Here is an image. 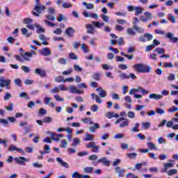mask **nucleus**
Instances as JSON below:
<instances>
[{
    "instance_id": "c03bdc74",
    "label": "nucleus",
    "mask_w": 178,
    "mask_h": 178,
    "mask_svg": "<svg viewBox=\"0 0 178 178\" xmlns=\"http://www.w3.org/2000/svg\"><path fill=\"white\" fill-rule=\"evenodd\" d=\"M81 49H83V52L85 53H88L90 52V50L88 49V47H87L86 45V44L83 43L81 45Z\"/></svg>"
},
{
    "instance_id": "2eb2a0df",
    "label": "nucleus",
    "mask_w": 178,
    "mask_h": 178,
    "mask_svg": "<svg viewBox=\"0 0 178 178\" xmlns=\"http://www.w3.org/2000/svg\"><path fill=\"white\" fill-rule=\"evenodd\" d=\"M149 98L150 99H155L156 101H158V99H162L163 98V96L159 94L152 93L149 95Z\"/></svg>"
},
{
    "instance_id": "4d7b16f0",
    "label": "nucleus",
    "mask_w": 178,
    "mask_h": 178,
    "mask_svg": "<svg viewBox=\"0 0 178 178\" xmlns=\"http://www.w3.org/2000/svg\"><path fill=\"white\" fill-rule=\"evenodd\" d=\"M174 124H175V122L171 120L167 121L165 123V126H166V127H168V129H170V127H172Z\"/></svg>"
},
{
    "instance_id": "09e8293b",
    "label": "nucleus",
    "mask_w": 178,
    "mask_h": 178,
    "mask_svg": "<svg viewBox=\"0 0 178 178\" xmlns=\"http://www.w3.org/2000/svg\"><path fill=\"white\" fill-rule=\"evenodd\" d=\"M127 116L128 118H129V119H134L136 118V113H134V111H129L127 113Z\"/></svg>"
},
{
    "instance_id": "680f3d73",
    "label": "nucleus",
    "mask_w": 178,
    "mask_h": 178,
    "mask_svg": "<svg viewBox=\"0 0 178 178\" xmlns=\"http://www.w3.org/2000/svg\"><path fill=\"white\" fill-rule=\"evenodd\" d=\"M21 69L23 70V72H24V73H29L30 72V67L26 65H22Z\"/></svg>"
},
{
    "instance_id": "58836bf2",
    "label": "nucleus",
    "mask_w": 178,
    "mask_h": 178,
    "mask_svg": "<svg viewBox=\"0 0 178 178\" xmlns=\"http://www.w3.org/2000/svg\"><path fill=\"white\" fill-rule=\"evenodd\" d=\"M60 143V148H67V141L65 139L61 140Z\"/></svg>"
},
{
    "instance_id": "dca6fc26",
    "label": "nucleus",
    "mask_w": 178,
    "mask_h": 178,
    "mask_svg": "<svg viewBox=\"0 0 178 178\" xmlns=\"http://www.w3.org/2000/svg\"><path fill=\"white\" fill-rule=\"evenodd\" d=\"M88 34H94L95 33V29L94 28V26L91 24H88L86 26Z\"/></svg>"
},
{
    "instance_id": "8fccbe9b",
    "label": "nucleus",
    "mask_w": 178,
    "mask_h": 178,
    "mask_svg": "<svg viewBox=\"0 0 178 178\" xmlns=\"http://www.w3.org/2000/svg\"><path fill=\"white\" fill-rule=\"evenodd\" d=\"M168 20H170V22H172V23H176V17L172 14L168 15Z\"/></svg>"
},
{
    "instance_id": "864d4df0",
    "label": "nucleus",
    "mask_w": 178,
    "mask_h": 178,
    "mask_svg": "<svg viewBox=\"0 0 178 178\" xmlns=\"http://www.w3.org/2000/svg\"><path fill=\"white\" fill-rule=\"evenodd\" d=\"M177 111H178V107H177V106H172V107H171V108H170L169 109H168V112H169V113H175V112H177Z\"/></svg>"
},
{
    "instance_id": "a18cd8bd",
    "label": "nucleus",
    "mask_w": 178,
    "mask_h": 178,
    "mask_svg": "<svg viewBox=\"0 0 178 178\" xmlns=\"http://www.w3.org/2000/svg\"><path fill=\"white\" fill-rule=\"evenodd\" d=\"M99 109V107H98V105L97 104H93L90 107V111H92V112H98Z\"/></svg>"
},
{
    "instance_id": "4be33fe9",
    "label": "nucleus",
    "mask_w": 178,
    "mask_h": 178,
    "mask_svg": "<svg viewBox=\"0 0 178 178\" xmlns=\"http://www.w3.org/2000/svg\"><path fill=\"white\" fill-rule=\"evenodd\" d=\"M51 97H45V104L46 105H49L50 108H55V103L51 102Z\"/></svg>"
},
{
    "instance_id": "7c9ffc66",
    "label": "nucleus",
    "mask_w": 178,
    "mask_h": 178,
    "mask_svg": "<svg viewBox=\"0 0 178 178\" xmlns=\"http://www.w3.org/2000/svg\"><path fill=\"white\" fill-rule=\"evenodd\" d=\"M82 4L83 5V6H86V8L88 10L94 9V4L91 3H88L86 1H83Z\"/></svg>"
},
{
    "instance_id": "79ce46f5",
    "label": "nucleus",
    "mask_w": 178,
    "mask_h": 178,
    "mask_svg": "<svg viewBox=\"0 0 178 178\" xmlns=\"http://www.w3.org/2000/svg\"><path fill=\"white\" fill-rule=\"evenodd\" d=\"M134 30H136V31H138V33H145V30L144 29L141 28V27H139L138 26H134Z\"/></svg>"
},
{
    "instance_id": "774afa93",
    "label": "nucleus",
    "mask_w": 178,
    "mask_h": 178,
    "mask_svg": "<svg viewBox=\"0 0 178 178\" xmlns=\"http://www.w3.org/2000/svg\"><path fill=\"white\" fill-rule=\"evenodd\" d=\"M126 177L127 178H138V177H137L134 174L130 173V172L127 174Z\"/></svg>"
},
{
    "instance_id": "393cba45",
    "label": "nucleus",
    "mask_w": 178,
    "mask_h": 178,
    "mask_svg": "<svg viewBox=\"0 0 178 178\" xmlns=\"http://www.w3.org/2000/svg\"><path fill=\"white\" fill-rule=\"evenodd\" d=\"M134 10H136L135 15L140 16V15H141V13H143V10H144V8H141L140 6H136L134 8Z\"/></svg>"
},
{
    "instance_id": "9b49d317",
    "label": "nucleus",
    "mask_w": 178,
    "mask_h": 178,
    "mask_svg": "<svg viewBox=\"0 0 178 178\" xmlns=\"http://www.w3.org/2000/svg\"><path fill=\"white\" fill-rule=\"evenodd\" d=\"M74 33H76V31L72 27H69L65 30V34L69 38H73L74 37Z\"/></svg>"
},
{
    "instance_id": "c85d7f7f",
    "label": "nucleus",
    "mask_w": 178,
    "mask_h": 178,
    "mask_svg": "<svg viewBox=\"0 0 178 178\" xmlns=\"http://www.w3.org/2000/svg\"><path fill=\"white\" fill-rule=\"evenodd\" d=\"M132 133H138L140 131V123H136L131 129Z\"/></svg>"
},
{
    "instance_id": "338daca9",
    "label": "nucleus",
    "mask_w": 178,
    "mask_h": 178,
    "mask_svg": "<svg viewBox=\"0 0 178 178\" xmlns=\"http://www.w3.org/2000/svg\"><path fill=\"white\" fill-rule=\"evenodd\" d=\"M72 178H81V175H80V173H79L78 172H74L72 175Z\"/></svg>"
},
{
    "instance_id": "c9c22d12",
    "label": "nucleus",
    "mask_w": 178,
    "mask_h": 178,
    "mask_svg": "<svg viewBox=\"0 0 178 178\" xmlns=\"http://www.w3.org/2000/svg\"><path fill=\"white\" fill-rule=\"evenodd\" d=\"M69 58H70V59H72V60H77V59H79V56H77V55H76V54H74L73 52H70L69 54Z\"/></svg>"
},
{
    "instance_id": "a878e982",
    "label": "nucleus",
    "mask_w": 178,
    "mask_h": 178,
    "mask_svg": "<svg viewBox=\"0 0 178 178\" xmlns=\"http://www.w3.org/2000/svg\"><path fill=\"white\" fill-rule=\"evenodd\" d=\"M81 143V140L79 138H74L72 140V143L71 144L72 147H77L79 144Z\"/></svg>"
},
{
    "instance_id": "aec40b11",
    "label": "nucleus",
    "mask_w": 178,
    "mask_h": 178,
    "mask_svg": "<svg viewBox=\"0 0 178 178\" xmlns=\"http://www.w3.org/2000/svg\"><path fill=\"white\" fill-rule=\"evenodd\" d=\"M8 151L10 152H13V151H17L18 152H24V151L22 150V149L17 148V147H16V146H15L13 145H11L10 146V147L8 148Z\"/></svg>"
},
{
    "instance_id": "20e7f679",
    "label": "nucleus",
    "mask_w": 178,
    "mask_h": 178,
    "mask_svg": "<svg viewBox=\"0 0 178 178\" xmlns=\"http://www.w3.org/2000/svg\"><path fill=\"white\" fill-rule=\"evenodd\" d=\"M54 15H55V8L49 7L47 8V15H46V18H47L48 20H51V22H55L56 18Z\"/></svg>"
},
{
    "instance_id": "603ef678",
    "label": "nucleus",
    "mask_w": 178,
    "mask_h": 178,
    "mask_svg": "<svg viewBox=\"0 0 178 178\" xmlns=\"http://www.w3.org/2000/svg\"><path fill=\"white\" fill-rule=\"evenodd\" d=\"M127 156H128L129 158V159H133L134 158H136V156H137V153H127Z\"/></svg>"
},
{
    "instance_id": "6ab92c4d",
    "label": "nucleus",
    "mask_w": 178,
    "mask_h": 178,
    "mask_svg": "<svg viewBox=\"0 0 178 178\" xmlns=\"http://www.w3.org/2000/svg\"><path fill=\"white\" fill-rule=\"evenodd\" d=\"M96 91L99 92V95L101 98H105V97H106V91L102 89V88H97Z\"/></svg>"
},
{
    "instance_id": "c756f323",
    "label": "nucleus",
    "mask_w": 178,
    "mask_h": 178,
    "mask_svg": "<svg viewBox=\"0 0 178 178\" xmlns=\"http://www.w3.org/2000/svg\"><path fill=\"white\" fill-rule=\"evenodd\" d=\"M83 141H94V135L93 134H87L86 135L85 138L83 139Z\"/></svg>"
},
{
    "instance_id": "f3484780",
    "label": "nucleus",
    "mask_w": 178,
    "mask_h": 178,
    "mask_svg": "<svg viewBox=\"0 0 178 178\" xmlns=\"http://www.w3.org/2000/svg\"><path fill=\"white\" fill-rule=\"evenodd\" d=\"M164 168L161 170V173H166L168 172V169H170V168H173L175 165L172 163H166L163 165Z\"/></svg>"
},
{
    "instance_id": "e2e57ef3",
    "label": "nucleus",
    "mask_w": 178,
    "mask_h": 178,
    "mask_svg": "<svg viewBox=\"0 0 178 178\" xmlns=\"http://www.w3.org/2000/svg\"><path fill=\"white\" fill-rule=\"evenodd\" d=\"M115 60H116V62H124L125 58H124V57H122L120 56H117L115 57Z\"/></svg>"
},
{
    "instance_id": "39448f33",
    "label": "nucleus",
    "mask_w": 178,
    "mask_h": 178,
    "mask_svg": "<svg viewBox=\"0 0 178 178\" xmlns=\"http://www.w3.org/2000/svg\"><path fill=\"white\" fill-rule=\"evenodd\" d=\"M152 17H154V15H152V13L149 12H145L144 13V15H141L140 17V20L143 23H147V22H149V20H151Z\"/></svg>"
},
{
    "instance_id": "f704fd0d",
    "label": "nucleus",
    "mask_w": 178,
    "mask_h": 178,
    "mask_svg": "<svg viewBox=\"0 0 178 178\" xmlns=\"http://www.w3.org/2000/svg\"><path fill=\"white\" fill-rule=\"evenodd\" d=\"M156 113L157 115H165V110L163 108L157 107L156 108Z\"/></svg>"
},
{
    "instance_id": "ddd939ff",
    "label": "nucleus",
    "mask_w": 178,
    "mask_h": 178,
    "mask_svg": "<svg viewBox=\"0 0 178 178\" xmlns=\"http://www.w3.org/2000/svg\"><path fill=\"white\" fill-rule=\"evenodd\" d=\"M97 163H103L105 166H111V161L106 157H102L97 161Z\"/></svg>"
},
{
    "instance_id": "7ed1b4c3",
    "label": "nucleus",
    "mask_w": 178,
    "mask_h": 178,
    "mask_svg": "<svg viewBox=\"0 0 178 178\" xmlns=\"http://www.w3.org/2000/svg\"><path fill=\"white\" fill-rule=\"evenodd\" d=\"M33 54L30 52H25L24 54H21V56L19 55H15V58L16 60L18 62H24L23 58L26 61V62H30V58H33Z\"/></svg>"
},
{
    "instance_id": "f8f14e48",
    "label": "nucleus",
    "mask_w": 178,
    "mask_h": 178,
    "mask_svg": "<svg viewBox=\"0 0 178 178\" xmlns=\"http://www.w3.org/2000/svg\"><path fill=\"white\" fill-rule=\"evenodd\" d=\"M56 160L57 161L58 163H59V165L60 166H63V168H65V169H69V163L63 161V160L62 159V158L60 157H57L56 159Z\"/></svg>"
},
{
    "instance_id": "1a4fd4ad",
    "label": "nucleus",
    "mask_w": 178,
    "mask_h": 178,
    "mask_svg": "<svg viewBox=\"0 0 178 178\" xmlns=\"http://www.w3.org/2000/svg\"><path fill=\"white\" fill-rule=\"evenodd\" d=\"M166 38H168L170 41L172 42V44H176V42L178 41V38L175 37V35L170 32H168L166 34Z\"/></svg>"
},
{
    "instance_id": "4c0bfd02",
    "label": "nucleus",
    "mask_w": 178,
    "mask_h": 178,
    "mask_svg": "<svg viewBox=\"0 0 178 178\" xmlns=\"http://www.w3.org/2000/svg\"><path fill=\"white\" fill-rule=\"evenodd\" d=\"M154 52H156L159 54H165V49L162 47H158L154 50Z\"/></svg>"
},
{
    "instance_id": "423d86ee",
    "label": "nucleus",
    "mask_w": 178,
    "mask_h": 178,
    "mask_svg": "<svg viewBox=\"0 0 178 178\" xmlns=\"http://www.w3.org/2000/svg\"><path fill=\"white\" fill-rule=\"evenodd\" d=\"M14 161L17 165H22V166L26 165V162H28L27 159L26 157L19 156V158H14Z\"/></svg>"
},
{
    "instance_id": "6e6552de",
    "label": "nucleus",
    "mask_w": 178,
    "mask_h": 178,
    "mask_svg": "<svg viewBox=\"0 0 178 178\" xmlns=\"http://www.w3.org/2000/svg\"><path fill=\"white\" fill-rule=\"evenodd\" d=\"M115 173H118V177H124V175H126V170L121 169L119 166L115 167Z\"/></svg>"
},
{
    "instance_id": "f257e3e1",
    "label": "nucleus",
    "mask_w": 178,
    "mask_h": 178,
    "mask_svg": "<svg viewBox=\"0 0 178 178\" xmlns=\"http://www.w3.org/2000/svg\"><path fill=\"white\" fill-rule=\"evenodd\" d=\"M133 67L138 73H150L152 70L151 66L143 63H137Z\"/></svg>"
},
{
    "instance_id": "052dcab7",
    "label": "nucleus",
    "mask_w": 178,
    "mask_h": 178,
    "mask_svg": "<svg viewBox=\"0 0 178 178\" xmlns=\"http://www.w3.org/2000/svg\"><path fill=\"white\" fill-rule=\"evenodd\" d=\"M111 97L112 99H117V100L120 99V97H119V95L118 93H112L111 95Z\"/></svg>"
},
{
    "instance_id": "5fc2aeb1",
    "label": "nucleus",
    "mask_w": 178,
    "mask_h": 178,
    "mask_svg": "<svg viewBox=\"0 0 178 178\" xmlns=\"http://www.w3.org/2000/svg\"><path fill=\"white\" fill-rule=\"evenodd\" d=\"M129 120H125L124 122L120 124V127L122 129L123 127H126V126H129Z\"/></svg>"
},
{
    "instance_id": "0eeeda50",
    "label": "nucleus",
    "mask_w": 178,
    "mask_h": 178,
    "mask_svg": "<svg viewBox=\"0 0 178 178\" xmlns=\"http://www.w3.org/2000/svg\"><path fill=\"white\" fill-rule=\"evenodd\" d=\"M69 88H70V92H71V94H78V95L84 94V90H80L77 89V88H76V86H70Z\"/></svg>"
},
{
    "instance_id": "13d9d810",
    "label": "nucleus",
    "mask_w": 178,
    "mask_h": 178,
    "mask_svg": "<svg viewBox=\"0 0 178 178\" xmlns=\"http://www.w3.org/2000/svg\"><path fill=\"white\" fill-rule=\"evenodd\" d=\"M127 33L129 35H136V32L131 28L127 29Z\"/></svg>"
},
{
    "instance_id": "b1692460",
    "label": "nucleus",
    "mask_w": 178,
    "mask_h": 178,
    "mask_svg": "<svg viewBox=\"0 0 178 178\" xmlns=\"http://www.w3.org/2000/svg\"><path fill=\"white\" fill-rule=\"evenodd\" d=\"M91 97L92 99H95L97 104H102V100H101V98L99 97V96H98V95H95V93H92Z\"/></svg>"
},
{
    "instance_id": "de8ad7c7",
    "label": "nucleus",
    "mask_w": 178,
    "mask_h": 178,
    "mask_svg": "<svg viewBox=\"0 0 178 178\" xmlns=\"http://www.w3.org/2000/svg\"><path fill=\"white\" fill-rule=\"evenodd\" d=\"M175 77L176 75L175 74H169L167 79L168 80V81H175Z\"/></svg>"
},
{
    "instance_id": "a19ab883",
    "label": "nucleus",
    "mask_w": 178,
    "mask_h": 178,
    "mask_svg": "<svg viewBox=\"0 0 178 178\" xmlns=\"http://www.w3.org/2000/svg\"><path fill=\"white\" fill-rule=\"evenodd\" d=\"M168 176H173V175H177V170L176 169L170 170L167 172Z\"/></svg>"
},
{
    "instance_id": "5701e85b",
    "label": "nucleus",
    "mask_w": 178,
    "mask_h": 178,
    "mask_svg": "<svg viewBox=\"0 0 178 178\" xmlns=\"http://www.w3.org/2000/svg\"><path fill=\"white\" fill-rule=\"evenodd\" d=\"M35 74H38V76H40V77H45V71H44L40 68L35 69Z\"/></svg>"
},
{
    "instance_id": "4468645a",
    "label": "nucleus",
    "mask_w": 178,
    "mask_h": 178,
    "mask_svg": "<svg viewBox=\"0 0 178 178\" xmlns=\"http://www.w3.org/2000/svg\"><path fill=\"white\" fill-rule=\"evenodd\" d=\"M8 84H10V79L5 80L3 76L0 77V87L3 88Z\"/></svg>"
},
{
    "instance_id": "3c124183",
    "label": "nucleus",
    "mask_w": 178,
    "mask_h": 178,
    "mask_svg": "<svg viewBox=\"0 0 178 178\" xmlns=\"http://www.w3.org/2000/svg\"><path fill=\"white\" fill-rule=\"evenodd\" d=\"M84 173H92V167H86L83 168Z\"/></svg>"
},
{
    "instance_id": "bf43d9fd",
    "label": "nucleus",
    "mask_w": 178,
    "mask_h": 178,
    "mask_svg": "<svg viewBox=\"0 0 178 178\" xmlns=\"http://www.w3.org/2000/svg\"><path fill=\"white\" fill-rule=\"evenodd\" d=\"M58 62L60 63V65H66V63H67V60L63 58H59Z\"/></svg>"
},
{
    "instance_id": "9d476101",
    "label": "nucleus",
    "mask_w": 178,
    "mask_h": 178,
    "mask_svg": "<svg viewBox=\"0 0 178 178\" xmlns=\"http://www.w3.org/2000/svg\"><path fill=\"white\" fill-rule=\"evenodd\" d=\"M106 118L107 119H112L113 118H115L116 119H119L120 118V115L115 112L110 111L105 113Z\"/></svg>"
},
{
    "instance_id": "a211bd4d",
    "label": "nucleus",
    "mask_w": 178,
    "mask_h": 178,
    "mask_svg": "<svg viewBox=\"0 0 178 178\" xmlns=\"http://www.w3.org/2000/svg\"><path fill=\"white\" fill-rule=\"evenodd\" d=\"M93 125L89 127V131L90 133H95L97 129H99V124L98 123H93Z\"/></svg>"
},
{
    "instance_id": "412c9836",
    "label": "nucleus",
    "mask_w": 178,
    "mask_h": 178,
    "mask_svg": "<svg viewBox=\"0 0 178 178\" xmlns=\"http://www.w3.org/2000/svg\"><path fill=\"white\" fill-rule=\"evenodd\" d=\"M141 90V87L138 86L137 88H132L129 90V95H134L137 94V92H140Z\"/></svg>"
},
{
    "instance_id": "ea45409f",
    "label": "nucleus",
    "mask_w": 178,
    "mask_h": 178,
    "mask_svg": "<svg viewBox=\"0 0 178 178\" xmlns=\"http://www.w3.org/2000/svg\"><path fill=\"white\" fill-rule=\"evenodd\" d=\"M65 79H64V77L63 76H57V77H56L55 79H54V81L56 82V83H63V81H64Z\"/></svg>"
},
{
    "instance_id": "69168bd1",
    "label": "nucleus",
    "mask_w": 178,
    "mask_h": 178,
    "mask_svg": "<svg viewBox=\"0 0 178 178\" xmlns=\"http://www.w3.org/2000/svg\"><path fill=\"white\" fill-rule=\"evenodd\" d=\"M21 31H22V34H23V35H26V37H30V34L29 33H27V29H26V28H22V29H21Z\"/></svg>"
},
{
    "instance_id": "473e14b6",
    "label": "nucleus",
    "mask_w": 178,
    "mask_h": 178,
    "mask_svg": "<svg viewBox=\"0 0 178 178\" xmlns=\"http://www.w3.org/2000/svg\"><path fill=\"white\" fill-rule=\"evenodd\" d=\"M35 26V27H36V29H37L36 33H37L38 34H40V33H44L45 29H44L43 28H41V26H40V25H38V24H36Z\"/></svg>"
},
{
    "instance_id": "49530a36",
    "label": "nucleus",
    "mask_w": 178,
    "mask_h": 178,
    "mask_svg": "<svg viewBox=\"0 0 178 178\" xmlns=\"http://www.w3.org/2000/svg\"><path fill=\"white\" fill-rule=\"evenodd\" d=\"M124 99L125 102H128V104H133V100L131 99V97L129 95L124 96Z\"/></svg>"
},
{
    "instance_id": "0e129e2a",
    "label": "nucleus",
    "mask_w": 178,
    "mask_h": 178,
    "mask_svg": "<svg viewBox=\"0 0 178 178\" xmlns=\"http://www.w3.org/2000/svg\"><path fill=\"white\" fill-rule=\"evenodd\" d=\"M88 159L89 161H97V159H98V156L96 154H92L89 156Z\"/></svg>"
},
{
    "instance_id": "6e6d98bb",
    "label": "nucleus",
    "mask_w": 178,
    "mask_h": 178,
    "mask_svg": "<svg viewBox=\"0 0 178 178\" xmlns=\"http://www.w3.org/2000/svg\"><path fill=\"white\" fill-rule=\"evenodd\" d=\"M94 80H96V81H98L99 80V77H101V74L99 72H96L92 76Z\"/></svg>"
},
{
    "instance_id": "bb28decb",
    "label": "nucleus",
    "mask_w": 178,
    "mask_h": 178,
    "mask_svg": "<svg viewBox=\"0 0 178 178\" xmlns=\"http://www.w3.org/2000/svg\"><path fill=\"white\" fill-rule=\"evenodd\" d=\"M118 77L121 80H129L130 79V76L127 75V74L122 72L118 75Z\"/></svg>"
},
{
    "instance_id": "2f4dec72",
    "label": "nucleus",
    "mask_w": 178,
    "mask_h": 178,
    "mask_svg": "<svg viewBox=\"0 0 178 178\" xmlns=\"http://www.w3.org/2000/svg\"><path fill=\"white\" fill-rule=\"evenodd\" d=\"M151 127V123L148 122H142V129L144 130H148Z\"/></svg>"
},
{
    "instance_id": "72a5a7b5",
    "label": "nucleus",
    "mask_w": 178,
    "mask_h": 178,
    "mask_svg": "<svg viewBox=\"0 0 178 178\" xmlns=\"http://www.w3.org/2000/svg\"><path fill=\"white\" fill-rule=\"evenodd\" d=\"M81 122H83L85 124L89 123V124H94V122L91 118H82Z\"/></svg>"
},
{
    "instance_id": "f03ea898",
    "label": "nucleus",
    "mask_w": 178,
    "mask_h": 178,
    "mask_svg": "<svg viewBox=\"0 0 178 178\" xmlns=\"http://www.w3.org/2000/svg\"><path fill=\"white\" fill-rule=\"evenodd\" d=\"M35 5L33 8V10L32 11V15L33 16H36V17H40V15L42 13V11L45 10V6L41 4L40 0H35Z\"/></svg>"
},
{
    "instance_id": "cd10ccee",
    "label": "nucleus",
    "mask_w": 178,
    "mask_h": 178,
    "mask_svg": "<svg viewBox=\"0 0 178 178\" xmlns=\"http://www.w3.org/2000/svg\"><path fill=\"white\" fill-rule=\"evenodd\" d=\"M147 148L152 151H156V146L155 145V143L149 142L147 143Z\"/></svg>"
},
{
    "instance_id": "37998d69",
    "label": "nucleus",
    "mask_w": 178,
    "mask_h": 178,
    "mask_svg": "<svg viewBox=\"0 0 178 178\" xmlns=\"http://www.w3.org/2000/svg\"><path fill=\"white\" fill-rule=\"evenodd\" d=\"M92 152H95V154H98V152H99V146L95 143V145L92 148Z\"/></svg>"
},
{
    "instance_id": "e433bc0d",
    "label": "nucleus",
    "mask_w": 178,
    "mask_h": 178,
    "mask_svg": "<svg viewBox=\"0 0 178 178\" xmlns=\"http://www.w3.org/2000/svg\"><path fill=\"white\" fill-rule=\"evenodd\" d=\"M73 6V4L70 3H66L63 2L62 4V8H64L65 9H69Z\"/></svg>"
}]
</instances>
